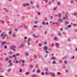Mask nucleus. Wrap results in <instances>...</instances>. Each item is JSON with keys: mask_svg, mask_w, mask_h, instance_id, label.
<instances>
[{"mask_svg": "<svg viewBox=\"0 0 77 77\" xmlns=\"http://www.w3.org/2000/svg\"><path fill=\"white\" fill-rule=\"evenodd\" d=\"M8 72H11V69H8Z\"/></svg>", "mask_w": 77, "mask_h": 77, "instance_id": "nucleus-29", "label": "nucleus"}, {"mask_svg": "<svg viewBox=\"0 0 77 77\" xmlns=\"http://www.w3.org/2000/svg\"><path fill=\"white\" fill-rule=\"evenodd\" d=\"M15 31H16V32H17V31H18V29H17V28H16L14 29Z\"/></svg>", "mask_w": 77, "mask_h": 77, "instance_id": "nucleus-23", "label": "nucleus"}, {"mask_svg": "<svg viewBox=\"0 0 77 77\" xmlns=\"http://www.w3.org/2000/svg\"><path fill=\"white\" fill-rule=\"evenodd\" d=\"M45 74L46 75H48V72H46Z\"/></svg>", "mask_w": 77, "mask_h": 77, "instance_id": "nucleus-62", "label": "nucleus"}, {"mask_svg": "<svg viewBox=\"0 0 77 77\" xmlns=\"http://www.w3.org/2000/svg\"><path fill=\"white\" fill-rule=\"evenodd\" d=\"M45 2L46 3H47L48 2V0H45Z\"/></svg>", "mask_w": 77, "mask_h": 77, "instance_id": "nucleus-57", "label": "nucleus"}, {"mask_svg": "<svg viewBox=\"0 0 77 77\" xmlns=\"http://www.w3.org/2000/svg\"><path fill=\"white\" fill-rule=\"evenodd\" d=\"M9 54H12V51H10V52H9Z\"/></svg>", "mask_w": 77, "mask_h": 77, "instance_id": "nucleus-44", "label": "nucleus"}, {"mask_svg": "<svg viewBox=\"0 0 77 77\" xmlns=\"http://www.w3.org/2000/svg\"><path fill=\"white\" fill-rule=\"evenodd\" d=\"M65 18H66V19H68V17L66 15H65Z\"/></svg>", "mask_w": 77, "mask_h": 77, "instance_id": "nucleus-30", "label": "nucleus"}, {"mask_svg": "<svg viewBox=\"0 0 77 77\" xmlns=\"http://www.w3.org/2000/svg\"><path fill=\"white\" fill-rule=\"evenodd\" d=\"M5 60L6 61H8V60H9V58L8 57L6 58L5 59Z\"/></svg>", "mask_w": 77, "mask_h": 77, "instance_id": "nucleus-22", "label": "nucleus"}, {"mask_svg": "<svg viewBox=\"0 0 77 77\" xmlns=\"http://www.w3.org/2000/svg\"><path fill=\"white\" fill-rule=\"evenodd\" d=\"M20 62H22V63H25V61H24V60H21L20 61Z\"/></svg>", "mask_w": 77, "mask_h": 77, "instance_id": "nucleus-9", "label": "nucleus"}, {"mask_svg": "<svg viewBox=\"0 0 77 77\" xmlns=\"http://www.w3.org/2000/svg\"><path fill=\"white\" fill-rule=\"evenodd\" d=\"M59 21L61 23H62V22H63V20H62L61 19H59Z\"/></svg>", "mask_w": 77, "mask_h": 77, "instance_id": "nucleus-12", "label": "nucleus"}, {"mask_svg": "<svg viewBox=\"0 0 77 77\" xmlns=\"http://www.w3.org/2000/svg\"><path fill=\"white\" fill-rule=\"evenodd\" d=\"M2 67L1 66H0V70H2Z\"/></svg>", "mask_w": 77, "mask_h": 77, "instance_id": "nucleus-54", "label": "nucleus"}, {"mask_svg": "<svg viewBox=\"0 0 77 77\" xmlns=\"http://www.w3.org/2000/svg\"><path fill=\"white\" fill-rule=\"evenodd\" d=\"M73 15H77V13H73Z\"/></svg>", "mask_w": 77, "mask_h": 77, "instance_id": "nucleus-46", "label": "nucleus"}, {"mask_svg": "<svg viewBox=\"0 0 77 77\" xmlns=\"http://www.w3.org/2000/svg\"><path fill=\"white\" fill-rule=\"evenodd\" d=\"M15 48H16V46L15 45H13L10 47V49L11 50H13L14 51H15Z\"/></svg>", "mask_w": 77, "mask_h": 77, "instance_id": "nucleus-2", "label": "nucleus"}, {"mask_svg": "<svg viewBox=\"0 0 77 77\" xmlns=\"http://www.w3.org/2000/svg\"><path fill=\"white\" fill-rule=\"evenodd\" d=\"M24 39H27V37H24Z\"/></svg>", "mask_w": 77, "mask_h": 77, "instance_id": "nucleus-39", "label": "nucleus"}, {"mask_svg": "<svg viewBox=\"0 0 77 77\" xmlns=\"http://www.w3.org/2000/svg\"><path fill=\"white\" fill-rule=\"evenodd\" d=\"M29 41H30V38H29L28 39V41L27 42H29Z\"/></svg>", "mask_w": 77, "mask_h": 77, "instance_id": "nucleus-25", "label": "nucleus"}, {"mask_svg": "<svg viewBox=\"0 0 77 77\" xmlns=\"http://www.w3.org/2000/svg\"><path fill=\"white\" fill-rule=\"evenodd\" d=\"M45 53H49V52H48V51H45Z\"/></svg>", "mask_w": 77, "mask_h": 77, "instance_id": "nucleus-27", "label": "nucleus"}, {"mask_svg": "<svg viewBox=\"0 0 77 77\" xmlns=\"http://www.w3.org/2000/svg\"><path fill=\"white\" fill-rule=\"evenodd\" d=\"M53 17L52 16H51L50 17V18H51V19H53Z\"/></svg>", "mask_w": 77, "mask_h": 77, "instance_id": "nucleus-59", "label": "nucleus"}, {"mask_svg": "<svg viewBox=\"0 0 77 77\" xmlns=\"http://www.w3.org/2000/svg\"><path fill=\"white\" fill-rule=\"evenodd\" d=\"M70 2H71V3L72 4H74V3H73V1H70Z\"/></svg>", "mask_w": 77, "mask_h": 77, "instance_id": "nucleus-48", "label": "nucleus"}, {"mask_svg": "<svg viewBox=\"0 0 77 77\" xmlns=\"http://www.w3.org/2000/svg\"><path fill=\"white\" fill-rule=\"evenodd\" d=\"M74 59V56H72L71 57V59Z\"/></svg>", "mask_w": 77, "mask_h": 77, "instance_id": "nucleus-38", "label": "nucleus"}, {"mask_svg": "<svg viewBox=\"0 0 77 77\" xmlns=\"http://www.w3.org/2000/svg\"><path fill=\"white\" fill-rule=\"evenodd\" d=\"M33 36L34 38H38V36H35V34L33 35Z\"/></svg>", "mask_w": 77, "mask_h": 77, "instance_id": "nucleus-19", "label": "nucleus"}, {"mask_svg": "<svg viewBox=\"0 0 77 77\" xmlns=\"http://www.w3.org/2000/svg\"><path fill=\"white\" fill-rule=\"evenodd\" d=\"M24 66V63H22L21 65V66Z\"/></svg>", "mask_w": 77, "mask_h": 77, "instance_id": "nucleus-41", "label": "nucleus"}, {"mask_svg": "<svg viewBox=\"0 0 77 77\" xmlns=\"http://www.w3.org/2000/svg\"><path fill=\"white\" fill-rule=\"evenodd\" d=\"M25 74H26V75H28V74H29V72H27Z\"/></svg>", "mask_w": 77, "mask_h": 77, "instance_id": "nucleus-53", "label": "nucleus"}, {"mask_svg": "<svg viewBox=\"0 0 77 77\" xmlns=\"http://www.w3.org/2000/svg\"><path fill=\"white\" fill-rule=\"evenodd\" d=\"M47 32L46 31H45V33H44V34H45V35H46V34H47Z\"/></svg>", "mask_w": 77, "mask_h": 77, "instance_id": "nucleus-58", "label": "nucleus"}, {"mask_svg": "<svg viewBox=\"0 0 77 77\" xmlns=\"http://www.w3.org/2000/svg\"><path fill=\"white\" fill-rule=\"evenodd\" d=\"M45 21L44 20H43L42 22V24H43V25H45Z\"/></svg>", "mask_w": 77, "mask_h": 77, "instance_id": "nucleus-11", "label": "nucleus"}, {"mask_svg": "<svg viewBox=\"0 0 77 77\" xmlns=\"http://www.w3.org/2000/svg\"><path fill=\"white\" fill-rule=\"evenodd\" d=\"M58 23H59V22H58V23H57V25L58 27H59V25Z\"/></svg>", "mask_w": 77, "mask_h": 77, "instance_id": "nucleus-42", "label": "nucleus"}, {"mask_svg": "<svg viewBox=\"0 0 77 77\" xmlns=\"http://www.w3.org/2000/svg\"><path fill=\"white\" fill-rule=\"evenodd\" d=\"M47 49H48L47 47L45 46L43 47V50L44 51H46V50H47Z\"/></svg>", "mask_w": 77, "mask_h": 77, "instance_id": "nucleus-4", "label": "nucleus"}, {"mask_svg": "<svg viewBox=\"0 0 77 77\" xmlns=\"http://www.w3.org/2000/svg\"><path fill=\"white\" fill-rule=\"evenodd\" d=\"M8 34H5V33L3 32L1 35V36H2V39H5L6 36H7Z\"/></svg>", "mask_w": 77, "mask_h": 77, "instance_id": "nucleus-1", "label": "nucleus"}, {"mask_svg": "<svg viewBox=\"0 0 77 77\" xmlns=\"http://www.w3.org/2000/svg\"><path fill=\"white\" fill-rule=\"evenodd\" d=\"M5 44H9V43H7V42H2V45H4Z\"/></svg>", "mask_w": 77, "mask_h": 77, "instance_id": "nucleus-10", "label": "nucleus"}, {"mask_svg": "<svg viewBox=\"0 0 77 77\" xmlns=\"http://www.w3.org/2000/svg\"><path fill=\"white\" fill-rule=\"evenodd\" d=\"M25 54L26 56H28L29 55V54L27 52H26Z\"/></svg>", "mask_w": 77, "mask_h": 77, "instance_id": "nucleus-21", "label": "nucleus"}, {"mask_svg": "<svg viewBox=\"0 0 77 77\" xmlns=\"http://www.w3.org/2000/svg\"><path fill=\"white\" fill-rule=\"evenodd\" d=\"M4 48H7V46H6V45H5L4 46Z\"/></svg>", "mask_w": 77, "mask_h": 77, "instance_id": "nucleus-60", "label": "nucleus"}, {"mask_svg": "<svg viewBox=\"0 0 77 77\" xmlns=\"http://www.w3.org/2000/svg\"><path fill=\"white\" fill-rule=\"evenodd\" d=\"M58 35H59V36H61V34L59 33H58Z\"/></svg>", "mask_w": 77, "mask_h": 77, "instance_id": "nucleus-50", "label": "nucleus"}, {"mask_svg": "<svg viewBox=\"0 0 77 77\" xmlns=\"http://www.w3.org/2000/svg\"><path fill=\"white\" fill-rule=\"evenodd\" d=\"M28 46H29V45H30V43H29V42H28Z\"/></svg>", "mask_w": 77, "mask_h": 77, "instance_id": "nucleus-61", "label": "nucleus"}, {"mask_svg": "<svg viewBox=\"0 0 77 77\" xmlns=\"http://www.w3.org/2000/svg\"><path fill=\"white\" fill-rule=\"evenodd\" d=\"M0 22L2 23H5V22L4 21H3L2 20H0Z\"/></svg>", "mask_w": 77, "mask_h": 77, "instance_id": "nucleus-47", "label": "nucleus"}, {"mask_svg": "<svg viewBox=\"0 0 77 77\" xmlns=\"http://www.w3.org/2000/svg\"><path fill=\"white\" fill-rule=\"evenodd\" d=\"M22 71V69H21L19 71V72H21Z\"/></svg>", "mask_w": 77, "mask_h": 77, "instance_id": "nucleus-56", "label": "nucleus"}, {"mask_svg": "<svg viewBox=\"0 0 77 77\" xmlns=\"http://www.w3.org/2000/svg\"><path fill=\"white\" fill-rule=\"evenodd\" d=\"M45 21H47V18L46 17L45 18Z\"/></svg>", "mask_w": 77, "mask_h": 77, "instance_id": "nucleus-28", "label": "nucleus"}, {"mask_svg": "<svg viewBox=\"0 0 77 77\" xmlns=\"http://www.w3.org/2000/svg\"><path fill=\"white\" fill-rule=\"evenodd\" d=\"M23 6L24 7H26V6H29V4H23Z\"/></svg>", "mask_w": 77, "mask_h": 77, "instance_id": "nucleus-6", "label": "nucleus"}, {"mask_svg": "<svg viewBox=\"0 0 77 77\" xmlns=\"http://www.w3.org/2000/svg\"><path fill=\"white\" fill-rule=\"evenodd\" d=\"M53 46H54V44H52L51 45V47H53Z\"/></svg>", "mask_w": 77, "mask_h": 77, "instance_id": "nucleus-52", "label": "nucleus"}, {"mask_svg": "<svg viewBox=\"0 0 77 77\" xmlns=\"http://www.w3.org/2000/svg\"><path fill=\"white\" fill-rule=\"evenodd\" d=\"M35 71H36V70H35V69H34L33 71L32 72H35Z\"/></svg>", "mask_w": 77, "mask_h": 77, "instance_id": "nucleus-51", "label": "nucleus"}, {"mask_svg": "<svg viewBox=\"0 0 77 77\" xmlns=\"http://www.w3.org/2000/svg\"><path fill=\"white\" fill-rule=\"evenodd\" d=\"M39 8V6L38 5H37L36 7V8Z\"/></svg>", "mask_w": 77, "mask_h": 77, "instance_id": "nucleus-63", "label": "nucleus"}, {"mask_svg": "<svg viewBox=\"0 0 77 77\" xmlns=\"http://www.w3.org/2000/svg\"><path fill=\"white\" fill-rule=\"evenodd\" d=\"M52 63L53 64H57V63L56 62V61H54L52 62Z\"/></svg>", "mask_w": 77, "mask_h": 77, "instance_id": "nucleus-17", "label": "nucleus"}, {"mask_svg": "<svg viewBox=\"0 0 77 77\" xmlns=\"http://www.w3.org/2000/svg\"><path fill=\"white\" fill-rule=\"evenodd\" d=\"M13 38H15L16 37L15 34H14L12 36Z\"/></svg>", "mask_w": 77, "mask_h": 77, "instance_id": "nucleus-13", "label": "nucleus"}, {"mask_svg": "<svg viewBox=\"0 0 77 77\" xmlns=\"http://www.w3.org/2000/svg\"><path fill=\"white\" fill-rule=\"evenodd\" d=\"M64 63H65V64H67V61H66V60L64 61Z\"/></svg>", "mask_w": 77, "mask_h": 77, "instance_id": "nucleus-18", "label": "nucleus"}, {"mask_svg": "<svg viewBox=\"0 0 77 77\" xmlns=\"http://www.w3.org/2000/svg\"><path fill=\"white\" fill-rule=\"evenodd\" d=\"M14 60H15V61H13L14 63V62H15L16 63H18V61L17 60V58H15Z\"/></svg>", "mask_w": 77, "mask_h": 77, "instance_id": "nucleus-5", "label": "nucleus"}, {"mask_svg": "<svg viewBox=\"0 0 77 77\" xmlns=\"http://www.w3.org/2000/svg\"><path fill=\"white\" fill-rule=\"evenodd\" d=\"M9 65L10 66H12L13 65H12V63H9Z\"/></svg>", "mask_w": 77, "mask_h": 77, "instance_id": "nucleus-26", "label": "nucleus"}, {"mask_svg": "<svg viewBox=\"0 0 77 77\" xmlns=\"http://www.w3.org/2000/svg\"><path fill=\"white\" fill-rule=\"evenodd\" d=\"M64 24L65 25H67L69 24V22L68 21H66L64 22Z\"/></svg>", "mask_w": 77, "mask_h": 77, "instance_id": "nucleus-7", "label": "nucleus"}, {"mask_svg": "<svg viewBox=\"0 0 77 77\" xmlns=\"http://www.w3.org/2000/svg\"><path fill=\"white\" fill-rule=\"evenodd\" d=\"M53 10L54 11H56V8H54Z\"/></svg>", "mask_w": 77, "mask_h": 77, "instance_id": "nucleus-49", "label": "nucleus"}, {"mask_svg": "<svg viewBox=\"0 0 77 77\" xmlns=\"http://www.w3.org/2000/svg\"><path fill=\"white\" fill-rule=\"evenodd\" d=\"M51 59L52 60H55V59H56V58L54 57H51Z\"/></svg>", "mask_w": 77, "mask_h": 77, "instance_id": "nucleus-16", "label": "nucleus"}, {"mask_svg": "<svg viewBox=\"0 0 77 77\" xmlns=\"http://www.w3.org/2000/svg\"><path fill=\"white\" fill-rule=\"evenodd\" d=\"M8 57L10 58V59H12V56H9Z\"/></svg>", "mask_w": 77, "mask_h": 77, "instance_id": "nucleus-37", "label": "nucleus"}, {"mask_svg": "<svg viewBox=\"0 0 77 77\" xmlns=\"http://www.w3.org/2000/svg\"><path fill=\"white\" fill-rule=\"evenodd\" d=\"M54 40H55V41H57V37H55L54 38Z\"/></svg>", "mask_w": 77, "mask_h": 77, "instance_id": "nucleus-33", "label": "nucleus"}, {"mask_svg": "<svg viewBox=\"0 0 77 77\" xmlns=\"http://www.w3.org/2000/svg\"><path fill=\"white\" fill-rule=\"evenodd\" d=\"M61 15V14H58V17H60V15Z\"/></svg>", "mask_w": 77, "mask_h": 77, "instance_id": "nucleus-31", "label": "nucleus"}, {"mask_svg": "<svg viewBox=\"0 0 77 77\" xmlns=\"http://www.w3.org/2000/svg\"><path fill=\"white\" fill-rule=\"evenodd\" d=\"M57 3V5L59 6V5H60V2H58Z\"/></svg>", "mask_w": 77, "mask_h": 77, "instance_id": "nucleus-36", "label": "nucleus"}, {"mask_svg": "<svg viewBox=\"0 0 77 77\" xmlns=\"http://www.w3.org/2000/svg\"><path fill=\"white\" fill-rule=\"evenodd\" d=\"M68 41H69L70 42H71V41L70 40V39L69 38H68Z\"/></svg>", "mask_w": 77, "mask_h": 77, "instance_id": "nucleus-64", "label": "nucleus"}, {"mask_svg": "<svg viewBox=\"0 0 77 77\" xmlns=\"http://www.w3.org/2000/svg\"><path fill=\"white\" fill-rule=\"evenodd\" d=\"M30 3L31 5H33V3L32 2V1H30Z\"/></svg>", "mask_w": 77, "mask_h": 77, "instance_id": "nucleus-40", "label": "nucleus"}, {"mask_svg": "<svg viewBox=\"0 0 77 77\" xmlns=\"http://www.w3.org/2000/svg\"><path fill=\"white\" fill-rule=\"evenodd\" d=\"M40 72V70H37V72L38 74Z\"/></svg>", "mask_w": 77, "mask_h": 77, "instance_id": "nucleus-15", "label": "nucleus"}, {"mask_svg": "<svg viewBox=\"0 0 77 77\" xmlns=\"http://www.w3.org/2000/svg\"><path fill=\"white\" fill-rule=\"evenodd\" d=\"M55 45L57 47H59V44L58 43H56L55 44Z\"/></svg>", "mask_w": 77, "mask_h": 77, "instance_id": "nucleus-8", "label": "nucleus"}, {"mask_svg": "<svg viewBox=\"0 0 77 77\" xmlns=\"http://www.w3.org/2000/svg\"><path fill=\"white\" fill-rule=\"evenodd\" d=\"M15 56H16V55H15V54H14L13 55L12 57H15Z\"/></svg>", "mask_w": 77, "mask_h": 77, "instance_id": "nucleus-35", "label": "nucleus"}, {"mask_svg": "<svg viewBox=\"0 0 77 77\" xmlns=\"http://www.w3.org/2000/svg\"><path fill=\"white\" fill-rule=\"evenodd\" d=\"M42 75H44V72H42L41 73Z\"/></svg>", "mask_w": 77, "mask_h": 77, "instance_id": "nucleus-55", "label": "nucleus"}, {"mask_svg": "<svg viewBox=\"0 0 77 77\" xmlns=\"http://www.w3.org/2000/svg\"><path fill=\"white\" fill-rule=\"evenodd\" d=\"M32 77H36V76L35 75L33 74L31 75Z\"/></svg>", "mask_w": 77, "mask_h": 77, "instance_id": "nucleus-14", "label": "nucleus"}, {"mask_svg": "<svg viewBox=\"0 0 77 77\" xmlns=\"http://www.w3.org/2000/svg\"><path fill=\"white\" fill-rule=\"evenodd\" d=\"M11 62H12V60H10L8 61V63H11Z\"/></svg>", "mask_w": 77, "mask_h": 77, "instance_id": "nucleus-34", "label": "nucleus"}, {"mask_svg": "<svg viewBox=\"0 0 77 77\" xmlns=\"http://www.w3.org/2000/svg\"><path fill=\"white\" fill-rule=\"evenodd\" d=\"M24 47V45L23 44H21L20 45L18 46L19 48H23V47Z\"/></svg>", "mask_w": 77, "mask_h": 77, "instance_id": "nucleus-3", "label": "nucleus"}, {"mask_svg": "<svg viewBox=\"0 0 77 77\" xmlns=\"http://www.w3.org/2000/svg\"><path fill=\"white\" fill-rule=\"evenodd\" d=\"M52 75H53V77H55V76H56L55 75V74L54 73H53L52 74Z\"/></svg>", "mask_w": 77, "mask_h": 77, "instance_id": "nucleus-20", "label": "nucleus"}, {"mask_svg": "<svg viewBox=\"0 0 77 77\" xmlns=\"http://www.w3.org/2000/svg\"><path fill=\"white\" fill-rule=\"evenodd\" d=\"M26 40H24L23 42H24V44H26Z\"/></svg>", "mask_w": 77, "mask_h": 77, "instance_id": "nucleus-45", "label": "nucleus"}, {"mask_svg": "<svg viewBox=\"0 0 77 77\" xmlns=\"http://www.w3.org/2000/svg\"><path fill=\"white\" fill-rule=\"evenodd\" d=\"M71 27V25H69L68 26V27L67 26H66L67 28H69Z\"/></svg>", "mask_w": 77, "mask_h": 77, "instance_id": "nucleus-24", "label": "nucleus"}, {"mask_svg": "<svg viewBox=\"0 0 77 77\" xmlns=\"http://www.w3.org/2000/svg\"><path fill=\"white\" fill-rule=\"evenodd\" d=\"M73 26L75 27H76V26H77V24H73Z\"/></svg>", "mask_w": 77, "mask_h": 77, "instance_id": "nucleus-32", "label": "nucleus"}, {"mask_svg": "<svg viewBox=\"0 0 77 77\" xmlns=\"http://www.w3.org/2000/svg\"><path fill=\"white\" fill-rule=\"evenodd\" d=\"M41 45H42V44H39L38 45L39 47H41Z\"/></svg>", "mask_w": 77, "mask_h": 77, "instance_id": "nucleus-43", "label": "nucleus"}]
</instances>
